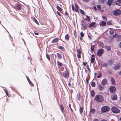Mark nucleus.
<instances>
[{
  "instance_id": "obj_1",
  "label": "nucleus",
  "mask_w": 121,
  "mask_h": 121,
  "mask_svg": "<svg viewBox=\"0 0 121 121\" xmlns=\"http://www.w3.org/2000/svg\"><path fill=\"white\" fill-rule=\"evenodd\" d=\"M94 100L97 102H101L104 101V98L102 95H97L95 96Z\"/></svg>"
},
{
  "instance_id": "obj_2",
  "label": "nucleus",
  "mask_w": 121,
  "mask_h": 121,
  "mask_svg": "<svg viewBox=\"0 0 121 121\" xmlns=\"http://www.w3.org/2000/svg\"><path fill=\"white\" fill-rule=\"evenodd\" d=\"M121 13V10L119 9H117L114 10L112 12V14L115 16L120 15Z\"/></svg>"
},
{
  "instance_id": "obj_3",
  "label": "nucleus",
  "mask_w": 121,
  "mask_h": 121,
  "mask_svg": "<svg viewBox=\"0 0 121 121\" xmlns=\"http://www.w3.org/2000/svg\"><path fill=\"white\" fill-rule=\"evenodd\" d=\"M112 111L114 113H118L120 112L119 109L116 107H113L111 109Z\"/></svg>"
},
{
  "instance_id": "obj_4",
  "label": "nucleus",
  "mask_w": 121,
  "mask_h": 121,
  "mask_svg": "<svg viewBox=\"0 0 121 121\" xmlns=\"http://www.w3.org/2000/svg\"><path fill=\"white\" fill-rule=\"evenodd\" d=\"M110 110V108L108 106H104L102 107L101 110L103 112H107Z\"/></svg>"
},
{
  "instance_id": "obj_5",
  "label": "nucleus",
  "mask_w": 121,
  "mask_h": 121,
  "mask_svg": "<svg viewBox=\"0 0 121 121\" xmlns=\"http://www.w3.org/2000/svg\"><path fill=\"white\" fill-rule=\"evenodd\" d=\"M63 75L65 78H68L69 77V72L67 70H66L63 73Z\"/></svg>"
},
{
  "instance_id": "obj_6",
  "label": "nucleus",
  "mask_w": 121,
  "mask_h": 121,
  "mask_svg": "<svg viewBox=\"0 0 121 121\" xmlns=\"http://www.w3.org/2000/svg\"><path fill=\"white\" fill-rule=\"evenodd\" d=\"M21 5L19 3H17L16 5L14 6V9L16 10H21L22 9Z\"/></svg>"
},
{
  "instance_id": "obj_7",
  "label": "nucleus",
  "mask_w": 121,
  "mask_h": 121,
  "mask_svg": "<svg viewBox=\"0 0 121 121\" xmlns=\"http://www.w3.org/2000/svg\"><path fill=\"white\" fill-rule=\"evenodd\" d=\"M109 91L111 93L115 92L116 91V88L113 86H111L110 87Z\"/></svg>"
},
{
  "instance_id": "obj_8",
  "label": "nucleus",
  "mask_w": 121,
  "mask_h": 121,
  "mask_svg": "<svg viewBox=\"0 0 121 121\" xmlns=\"http://www.w3.org/2000/svg\"><path fill=\"white\" fill-rule=\"evenodd\" d=\"M114 3L118 6H121V0H117L116 1L114 0L113 1Z\"/></svg>"
},
{
  "instance_id": "obj_9",
  "label": "nucleus",
  "mask_w": 121,
  "mask_h": 121,
  "mask_svg": "<svg viewBox=\"0 0 121 121\" xmlns=\"http://www.w3.org/2000/svg\"><path fill=\"white\" fill-rule=\"evenodd\" d=\"M106 22H105L104 21L101 20L99 23V25L100 26H105L106 25Z\"/></svg>"
},
{
  "instance_id": "obj_10",
  "label": "nucleus",
  "mask_w": 121,
  "mask_h": 121,
  "mask_svg": "<svg viewBox=\"0 0 121 121\" xmlns=\"http://www.w3.org/2000/svg\"><path fill=\"white\" fill-rule=\"evenodd\" d=\"M117 96L116 94L114 93L111 96V99L113 100H117Z\"/></svg>"
},
{
  "instance_id": "obj_11",
  "label": "nucleus",
  "mask_w": 121,
  "mask_h": 121,
  "mask_svg": "<svg viewBox=\"0 0 121 121\" xmlns=\"http://www.w3.org/2000/svg\"><path fill=\"white\" fill-rule=\"evenodd\" d=\"M98 45L99 47L101 48H102L104 47V44L103 42L101 41H99L98 42Z\"/></svg>"
},
{
  "instance_id": "obj_12",
  "label": "nucleus",
  "mask_w": 121,
  "mask_h": 121,
  "mask_svg": "<svg viewBox=\"0 0 121 121\" xmlns=\"http://www.w3.org/2000/svg\"><path fill=\"white\" fill-rule=\"evenodd\" d=\"M95 60V56L94 54L92 55L90 59L91 62V63H93Z\"/></svg>"
},
{
  "instance_id": "obj_13",
  "label": "nucleus",
  "mask_w": 121,
  "mask_h": 121,
  "mask_svg": "<svg viewBox=\"0 0 121 121\" xmlns=\"http://www.w3.org/2000/svg\"><path fill=\"white\" fill-rule=\"evenodd\" d=\"M107 83V80L106 78L104 79L101 82V84L103 85H106Z\"/></svg>"
},
{
  "instance_id": "obj_14",
  "label": "nucleus",
  "mask_w": 121,
  "mask_h": 121,
  "mask_svg": "<svg viewBox=\"0 0 121 121\" xmlns=\"http://www.w3.org/2000/svg\"><path fill=\"white\" fill-rule=\"evenodd\" d=\"M86 15V17L84 18V17H83L82 18L88 21V22H90L91 20L90 17L86 15Z\"/></svg>"
},
{
  "instance_id": "obj_15",
  "label": "nucleus",
  "mask_w": 121,
  "mask_h": 121,
  "mask_svg": "<svg viewBox=\"0 0 121 121\" xmlns=\"http://www.w3.org/2000/svg\"><path fill=\"white\" fill-rule=\"evenodd\" d=\"M75 12H77L78 13L79 12V10L80 9L79 7L78 6V5H77L76 3H75Z\"/></svg>"
},
{
  "instance_id": "obj_16",
  "label": "nucleus",
  "mask_w": 121,
  "mask_h": 121,
  "mask_svg": "<svg viewBox=\"0 0 121 121\" xmlns=\"http://www.w3.org/2000/svg\"><path fill=\"white\" fill-rule=\"evenodd\" d=\"M31 19L37 24L39 25V24L36 18L34 17H31Z\"/></svg>"
},
{
  "instance_id": "obj_17",
  "label": "nucleus",
  "mask_w": 121,
  "mask_h": 121,
  "mask_svg": "<svg viewBox=\"0 0 121 121\" xmlns=\"http://www.w3.org/2000/svg\"><path fill=\"white\" fill-rule=\"evenodd\" d=\"M95 24H96V23L95 22H92L88 25V28L92 27Z\"/></svg>"
},
{
  "instance_id": "obj_18",
  "label": "nucleus",
  "mask_w": 121,
  "mask_h": 121,
  "mask_svg": "<svg viewBox=\"0 0 121 121\" xmlns=\"http://www.w3.org/2000/svg\"><path fill=\"white\" fill-rule=\"evenodd\" d=\"M95 44L91 45L90 48V51L91 53H93Z\"/></svg>"
},
{
  "instance_id": "obj_19",
  "label": "nucleus",
  "mask_w": 121,
  "mask_h": 121,
  "mask_svg": "<svg viewBox=\"0 0 121 121\" xmlns=\"http://www.w3.org/2000/svg\"><path fill=\"white\" fill-rule=\"evenodd\" d=\"M104 50L102 48H100L98 50L97 53H104Z\"/></svg>"
},
{
  "instance_id": "obj_20",
  "label": "nucleus",
  "mask_w": 121,
  "mask_h": 121,
  "mask_svg": "<svg viewBox=\"0 0 121 121\" xmlns=\"http://www.w3.org/2000/svg\"><path fill=\"white\" fill-rule=\"evenodd\" d=\"M120 66V64H118L117 65L114 67V69L115 70H117L119 69Z\"/></svg>"
},
{
  "instance_id": "obj_21",
  "label": "nucleus",
  "mask_w": 121,
  "mask_h": 121,
  "mask_svg": "<svg viewBox=\"0 0 121 121\" xmlns=\"http://www.w3.org/2000/svg\"><path fill=\"white\" fill-rule=\"evenodd\" d=\"M59 39L58 38H55L53 39L51 41L52 43H54L57 42L59 40Z\"/></svg>"
},
{
  "instance_id": "obj_22",
  "label": "nucleus",
  "mask_w": 121,
  "mask_h": 121,
  "mask_svg": "<svg viewBox=\"0 0 121 121\" xmlns=\"http://www.w3.org/2000/svg\"><path fill=\"white\" fill-rule=\"evenodd\" d=\"M88 23H86V24L85 25H83L82 24V26L83 28V30H84L85 29H86L87 28V27L88 26Z\"/></svg>"
},
{
  "instance_id": "obj_23",
  "label": "nucleus",
  "mask_w": 121,
  "mask_h": 121,
  "mask_svg": "<svg viewBox=\"0 0 121 121\" xmlns=\"http://www.w3.org/2000/svg\"><path fill=\"white\" fill-rule=\"evenodd\" d=\"M60 110L61 112L63 113L65 112V109L63 107V106L62 105H60Z\"/></svg>"
},
{
  "instance_id": "obj_24",
  "label": "nucleus",
  "mask_w": 121,
  "mask_h": 121,
  "mask_svg": "<svg viewBox=\"0 0 121 121\" xmlns=\"http://www.w3.org/2000/svg\"><path fill=\"white\" fill-rule=\"evenodd\" d=\"M57 48L63 51H64L65 50V49L63 47L61 46H59L57 47Z\"/></svg>"
},
{
  "instance_id": "obj_25",
  "label": "nucleus",
  "mask_w": 121,
  "mask_h": 121,
  "mask_svg": "<svg viewBox=\"0 0 121 121\" xmlns=\"http://www.w3.org/2000/svg\"><path fill=\"white\" fill-rule=\"evenodd\" d=\"M65 39L67 41H69V35L66 34L65 36Z\"/></svg>"
},
{
  "instance_id": "obj_26",
  "label": "nucleus",
  "mask_w": 121,
  "mask_h": 121,
  "mask_svg": "<svg viewBox=\"0 0 121 121\" xmlns=\"http://www.w3.org/2000/svg\"><path fill=\"white\" fill-rule=\"evenodd\" d=\"M112 3V2L111 1V0H108L107 1V4L108 6H110Z\"/></svg>"
},
{
  "instance_id": "obj_27",
  "label": "nucleus",
  "mask_w": 121,
  "mask_h": 121,
  "mask_svg": "<svg viewBox=\"0 0 121 121\" xmlns=\"http://www.w3.org/2000/svg\"><path fill=\"white\" fill-rule=\"evenodd\" d=\"M108 64L105 63H104L103 64L101 65V67H106L108 66Z\"/></svg>"
},
{
  "instance_id": "obj_28",
  "label": "nucleus",
  "mask_w": 121,
  "mask_h": 121,
  "mask_svg": "<svg viewBox=\"0 0 121 121\" xmlns=\"http://www.w3.org/2000/svg\"><path fill=\"white\" fill-rule=\"evenodd\" d=\"M107 50L108 51H109L111 50V47L109 46H105Z\"/></svg>"
},
{
  "instance_id": "obj_29",
  "label": "nucleus",
  "mask_w": 121,
  "mask_h": 121,
  "mask_svg": "<svg viewBox=\"0 0 121 121\" xmlns=\"http://www.w3.org/2000/svg\"><path fill=\"white\" fill-rule=\"evenodd\" d=\"M112 20H110V21H108L107 22V23L106 25H112V24L111 22Z\"/></svg>"
},
{
  "instance_id": "obj_30",
  "label": "nucleus",
  "mask_w": 121,
  "mask_h": 121,
  "mask_svg": "<svg viewBox=\"0 0 121 121\" xmlns=\"http://www.w3.org/2000/svg\"><path fill=\"white\" fill-rule=\"evenodd\" d=\"M57 64L59 66V67L63 65L60 62L58 61L57 62Z\"/></svg>"
},
{
  "instance_id": "obj_31",
  "label": "nucleus",
  "mask_w": 121,
  "mask_h": 121,
  "mask_svg": "<svg viewBox=\"0 0 121 121\" xmlns=\"http://www.w3.org/2000/svg\"><path fill=\"white\" fill-rule=\"evenodd\" d=\"M56 8L57 10L59 11H60L62 9L58 5H57L56 6Z\"/></svg>"
},
{
  "instance_id": "obj_32",
  "label": "nucleus",
  "mask_w": 121,
  "mask_h": 121,
  "mask_svg": "<svg viewBox=\"0 0 121 121\" xmlns=\"http://www.w3.org/2000/svg\"><path fill=\"white\" fill-rule=\"evenodd\" d=\"M95 95V92L93 90L91 91V95L92 97H94Z\"/></svg>"
},
{
  "instance_id": "obj_33",
  "label": "nucleus",
  "mask_w": 121,
  "mask_h": 121,
  "mask_svg": "<svg viewBox=\"0 0 121 121\" xmlns=\"http://www.w3.org/2000/svg\"><path fill=\"white\" fill-rule=\"evenodd\" d=\"M80 12L83 15H85V13L81 9H79Z\"/></svg>"
},
{
  "instance_id": "obj_34",
  "label": "nucleus",
  "mask_w": 121,
  "mask_h": 121,
  "mask_svg": "<svg viewBox=\"0 0 121 121\" xmlns=\"http://www.w3.org/2000/svg\"><path fill=\"white\" fill-rule=\"evenodd\" d=\"M98 89L100 90H102L104 88V87L102 86L101 85H99L98 87Z\"/></svg>"
},
{
  "instance_id": "obj_35",
  "label": "nucleus",
  "mask_w": 121,
  "mask_h": 121,
  "mask_svg": "<svg viewBox=\"0 0 121 121\" xmlns=\"http://www.w3.org/2000/svg\"><path fill=\"white\" fill-rule=\"evenodd\" d=\"M102 17L103 20L105 21H107L108 20L106 16H105L103 15H102Z\"/></svg>"
},
{
  "instance_id": "obj_36",
  "label": "nucleus",
  "mask_w": 121,
  "mask_h": 121,
  "mask_svg": "<svg viewBox=\"0 0 121 121\" xmlns=\"http://www.w3.org/2000/svg\"><path fill=\"white\" fill-rule=\"evenodd\" d=\"M95 112V110L94 108L91 109L90 110V112L92 113H93Z\"/></svg>"
},
{
  "instance_id": "obj_37",
  "label": "nucleus",
  "mask_w": 121,
  "mask_h": 121,
  "mask_svg": "<svg viewBox=\"0 0 121 121\" xmlns=\"http://www.w3.org/2000/svg\"><path fill=\"white\" fill-rule=\"evenodd\" d=\"M113 61V60H110L108 61V65H111L112 64Z\"/></svg>"
},
{
  "instance_id": "obj_38",
  "label": "nucleus",
  "mask_w": 121,
  "mask_h": 121,
  "mask_svg": "<svg viewBox=\"0 0 121 121\" xmlns=\"http://www.w3.org/2000/svg\"><path fill=\"white\" fill-rule=\"evenodd\" d=\"M114 33L113 30H111L109 31V33L111 35H113Z\"/></svg>"
},
{
  "instance_id": "obj_39",
  "label": "nucleus",
  "mask_w": 121,
  "mask_h": 121,
  "mask_svg": "<svg viewBox=\"0 0 121 121\" xmlns=\"http://www.w3.org/2000/svg\"><path fill=\"white\" fill-rule=\"evenodd\" d=\"M96 7L98 9V10H100L101 9V7L100 5L98 4L97 5Z\"/></svg>"
},
{
  "instance_id": "obj_40",
  "label": "nucleus",
  "mask_w": 121,
  "mask_h": 121,
  "mask_svg": "<svg viewBox=\"0 0 121 121\" xmlns=\"http://www.w3.org/2000/svg\"><path fill=\"white\" fill-rule=\"evenodd\" d=\"M80 112V113H81L83 112V109L82 107H80L79 108Z\"/></svg>"
},
{
  "instance_id": "obj_41",
  "label": "nucleus",
  "mask_w": 121,
  "mask_h": 121,
  "mask_svg": "<svg viewBox=\"0 0 121 121\" xmlns=\"http://www.w3.org/2000/svg\"><path fill=\"white\" fill-rule=\"evenodd\" d=\"M99 75L97 76V77L98 78H99L101 77L102 76V74L101 72L99 73H98Z\"/></svg>"
},
{
  "instance_id": "obj_42",
  "label": "nucleus",
  "mask_w": 121,
  "mask_h": 121,
  "mask_svg": "<svg viewBox=\"0 0 121 121\" xmlns=\"http://www.w3.org/2000/svg\"><path fill=\"white\" fill-rule=\"evenodd\" d=\"M57 56L58 58L60 59H61L62 58V56L60 53H57Z\"/></svg>"
},
{
  "instance_id": "obj_43",
  "label": "nucleus",
  "mask_w": 121,
  "mask_h": 121,
  "mask_svg": "<svg viewBox=\"0 0 121 121\" xmlns=\"http://www.w3.org/2000/svg\"><path fill=\"white\" fill-rule=\"evenodd\" d=\"M91 86L92 87H94L95 85V82H92L91 84Z\"/></svg>"
},
{
  "instance_id": "obj_44",
  "label": "nucleus",
  "mask_w": 121,
  "mask_h": 121,
  "mask_svg": "<svg viewBox=\"0 0 121 121\" xmlns=\"http://www.w3.org/2000/svg\"><path fill=\"white\" fill-rule=\"evenodd\" d=\"M80 35L81 36L82 38L84 36V34L82 32H80Z\"/></svg>"
},
{
  "instance_id": "obj_45",
  "label": "nucleus",
  "mask_w": 121,
  "mask_h": 121,
  "mask_svg": "<svg viewBox=\"0 0 121 121\" xmlns=\"http://www.w3.org/2000/svg\"><path fill=\"white\" fill-rule=\"evenodd\" d=\"M69 83H73V79L71 78H70L69 80Z\"/></svg>"
},
{
  "instance_id": "obj_46",
  "label": "nucleus",
  "mask_w": 121,
  "mask_h": 121,
  "mask_svg": "<svg viewBox=\"0 0 121 121\" xmlns=\"http://www.w3.org/2000/svg\"><path fill=\"white\" fill-rule=\"evenodd\" d=\"M77 53H81V51L80 48H79L78 49H77Z\"/></svg>"
},
{
  "instance_id": "obj_47",
  "label": "nucleus",
  "mask_w": 121,
  "mask_h": 121,
  "mask_svg": "<svg viewBox=\"0 0 121 121\" xmlns=\"http://www.w3.org/2000/svg\"><path fill=\"white\" fill-rule=\"evenodd\" d=\"M119 35H118L117 34H115L114 35L112 36L113 37L117 38V37Z\"/></svg>"
},
{
  "instance_id": "obj_48",
  "label": "nucleus",
  "mask_w": 121,
  "mask_h": 121,
  "mask_svg": "<svg viewBox=\"0 0 121 121\" xmlns=\"http://www.w3.org/2000/svg\"><path fill=\"white\" fill-rule=\"evenodd\" d=\"M28 82L29 83L30 86H34L33 84V83H32V82L30 80Z\"/></svg>"
},
{
  "instance_id": "obj_49",
  "label": "nucleus",
  "mask_w": 121,
  "mask_h": 121,
  "mask_svg": "<svg viewBox=\"0 0 121 121\" xmlns=\"http://www.w3.org/2000/svg\"><path fill=\"white\" fill-rule=\"evenodd\" d=\"M46 56L47 58L49 60H50V57L48 53L46 54Z\"/></svg>"
},
{
  "instance_id": "obj_50",
  "label": "nucleus",
  "mask_w": 121,
  "mask_h": 121,
  "mask_svg": "<svg viewBox=\"0 0 121 121\" xmlns=\"http://www.w3.org/2000/svg\"><path fill=\"white\" fill-rule=\"evenodd\" d=\"M65 14L67 16L69 17V19H70V18L69 16L68 15L69 13H68L67 12V11H66L65 13Z\"/></svg>"
},
{
  "instance_id": "obj_51",
  "label": "nucleus",
  "mask_w": 121,
  "mask_h": 121,
  "mask_svg": "<svg viewBox=\"0 0 121 121\" xmlns=\"http://www.w3.org/2000/svg\"><path fill=\"white\" fill-rule=\"evenodd\" d=\"M77 56L78 58H81L80 53H78Z\"/></svg>"
},
{
  "instance_id": "obj_52",
  "label": "nucleus",
  "mask_w": 121,
  "mask_h": 121,
  "mask_svg": "<svg viewBox=\"0 0 121 121\" xmlns=\"http://www.w3.org/2000/svg\"><path fill=\"white\" fill-rule=\"evenodd\" d=\"M71 7L72 10L73 11L74 10V5H73L72 4L71 5Z\"/></svg>"
},
{
  "instance_id": "obj_53",
  "label": "nucleus",
  "mask_w": 121,
  "mask_h": 121,
  "mask_svg": "<svg viewBox=\"0 0 121 121\" xmlns=\"http://www.w3.org/2000/svg\"><path fill=\"white\" fill-rule=\"evenodd\" d=\"M118 36L117 37V38L118 39H121V35H118Z\"/></svg>"
},
{
  "instance_id": "obj_54",
  "label": "nucleus",
  "mask_w": 121,
  "mask_h": 121,
  "mask_svg": "<svg viewBox=\"0 0 121 121\" xmlns=\"http://www.w3.org/2000/svg\"><path fill=\"white\" fill-rule=\"evenodd\" d=\"M56 12L57 13V14L60 16H61V14L58 12V11H57Z\"/></svg>"
},
{
  "instance_id": "obj_55",
  "label": "nucleus",
  "mask_w": 121,
  "mask_h": 121,
  "mask_svg": "<svg viewBox=\"0 0 121 121\" xmlns=\"http://www.w3.org/2000/svg\"><path fill=\"white\" fill-rule=\"evenodd\" d=\"M71 105L70 104H69V108H70V109L71 110V111L72 112H73V110L71 108Z\"/></svg>"
},
{
  "instance_id": "obj_56",
  "label": "nucleus",
  "mask_w": 121,
  "mask_h": 121,
  "mask_svg": "<svg viewBox=\"0 0 121 121\" xmlns=\"http://www.w3.org/2000/svg\"><path fill=\"white\" fill-rule=\"evenodd\" d=\"M85 21H84V20L82 19V20H81V23H82V24H81V26H82V24H83V25L84 24H83V23Z\"/></svg>"
},
{
  "instance_id": "obj_57",
  "label": "nucleus",
  "mask_w": 121,
  "mask_h": 121,
  "mask_svg": "<svg viewBox=\"0 0 121 121\" xmlns=\"http://www.w3.org/2000/svg\"><path fill=\"white\" fill-rule=\"evenodd\" d=\"M26 32L28 34H30L29 32H30V31L28 30V29L26 30Z\"/></svg>"
},
{
  "instance_id": "obj_58",
  "label": "nucleus",
  "mask_w": 121,
  "mask_h": 121,
  "mask_svg": "<svg viewBox=\"0 0 121 121\" xmlns=\"http://www.w3.org/2000/svg\"><path fill=\"white\" fill-rule=\"evenodd\" d=\"M82 63L83 64V65L85 66H86V65L87 64L86 62H83Z\"/></svg>"
},
{
  "instance_id": "obj_59",
  "label": "nucleus",
  "mask_w": 121,
  "mask_h": 121,
  "mask_svg": "<svg viewBox=\"0 0 121 121\" xmlns=\"http://www.w3.org/2000/svg\"><path fill=\"white\" fill-rule=\"evenodd\" d=\"M93 121H99L98 119L95 118L93 119Z\"/></svg>"
},
{
  "instance_id": "obj_60",
  "label": "nucleus",
  "mask_w": 121,
  "mask_h": 121,
  "mask_svg": "<svg viewBox=\"0 0 121 121\" xmlns=\"http://www.w3.org/2000/svg\"><path fill=\"white\" fill-rule=\"evenodd\" d=\"M103 53H97V55L99 56H102Z\"/></svg>"
},
{
  "instance_id": "obj_61",
  "label": "nucleus",
  "mask_w": 121,
  "mask_h": 121,
  "mask_svg": "<svg viewBox=\"0 0 121 121\" xmlns=\"http://www.w3.org/2000/svg\"><path fill=\"white\" fill-rule=\"evenodd\" d=\"M82 0L85 2H87L90 0Z\"/></svg>"
},
{
  "instance_id": "obj_62",
  "label": "nucleus",
  "mask_w": 121,
  "mask_h": 121,
  "mask_svg": "<svg viewBox=\"0 0 121 121\" xmlns=\"http://www.w3.org/2000/svg\"><path fill=\"white\" fill-rule=\"evenodd\" d=\"M34 34L36 35H37L39 34L37 32H34Z\"/></svg>"
},
{
  "instance_id": "obj_63",
  "label": "nucleus",
  "mask_w": 121,
  "mask_h": 121,
  "mask_svg": "<svg viewBox=\"0 0 121 121\" xmlns=\"http://www.w3.org/2000/svg\"><path fill=\"white\" fill-rule=\"evenodd\" d=\"M93 8L94 10L96 11V9L95 5H94L93 6Z\"/></svg>"
},
{
  "instance_id": "obj_64",
  "label": "nucleus",
  "mask_w": 121,
  "mask_h": 121,
  "mask_svg": "<svg viewBox=\"0 0 121 121\" xmlns=\"http://www.w3.org/2000/svg\"><path fill=\"white\" fill-rule=\"evenodd\" d=\"M111 81H112V83H114L115 82L114 80L113 79H111Z\"/></svg>"
}]
</instances>
